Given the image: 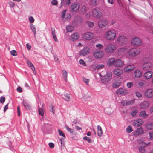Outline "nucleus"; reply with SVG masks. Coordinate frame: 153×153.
I'll return each instance as SVG.
<instances>
[{
	"instance_id": "nucleus-26",
	"label": "nucleus",
	"mask_w": 153,
	"mask_h": 153,
	"mask_svg": "<svg viewBox=\"0 0 153 153\" xmlns=\"http://www.w3.org/2000/svg\"><path fill=\"white\" fill-rule=\"evenodd\" d=\"M115 59L114 58H110L108 61V64L109 66H111L115 65Z\"/></svg>"
},
{
	"instance_id": "nucleus-60",
	"label": "nucleus",
	"mask_w": 153,
	"mask_h": 153,
	"mask_svg": "<svg viewBox=\"0 0 153 153\" xmlns=\"http://www.w3.org/2000/svg\"><path fill=\"white\" fill-rule=\"evenodd\" d=\"M83 80L86 85H88L89 82V79H87L83 77Z\"/></svg>"
},
{
	"instance_id": "nucleus-62",
	"label": "nucleus",
	"mask_w": 153,
	"mask_h": 153,
	"mask_svg": "<svg viewBox=\"0 0 153 153\" xmlns=\"http://www.w3.org/2000/svg\"><path fill=\"white\" fill-rule=\"evenodd\" d=\"M5 98L4 97H1L0 99V102L2 103H3L5 102Z\"/></svg>"
},
{
	"instance_id": "nucleus-34",
	"label": "nucleus",
	"mask_w": 153,
	"mask_h": 153,
	"mask_svg": "<svg viewBox=\"0 0 153 153\" xmlns=\"http://www.w3.org/2000/svg\"><path fill=\"white\" fill-rule=\"evenodd\" d=\"M62 76L64 80L66 82L67 80L68 74L66 71L65 70L62 71Z\"/></svg>"
},
{
	"instance_id": "nucleus-27",
	"label": "nucleus",
	"mask_w": 153,
	"mask_h": 153,
	"mask_svg": "<svg viewBox=\"0 0 153 153\" xmlns=\"http://www.w3.org/2000/svg\"><path fill=\"white\" fill-rule=\"evenodd\" d=\"M134 77L135 78H139L142 75L141 71L139 70H135L134 72Z\"/></svg>"
},
{
	"instance_id": "nucleus-29",
	"label": "nucleus",
	"mask_w": 153,
	"mask_h": 153,
	"mask_svg": "<svg viewBox=\"0 0 153 153\" xmlns=\"http://www.w3.org/2000/svg\"><path fill=\"white\" fill-rule=\"evenodd\" d=\"M51 34L55 42H57L58 40L55 34V29L53 27H51Z\"/></svg>"
},
{
	"instance_id": "nucleus-53",
	"label": "nucleus",
	"mask_w": 153,
	"mask_h": 153,
	"mask_svg": "<svg viewBox=\"0 0 153 153\" xmlns=\"http://www.w3.org/2000/svg\"><path fill=\"white\" fill-rule=\"evenodd\" d=\"M58 131L59 135L63 136L64 137V139H65V136L64 134L62 132V131H61L60 129H58Z\"/></svg>"
},
{
	"instance_id": "nucleus-9",
	"label": "nucleus",
	"mask_w": 153,
	"mask_h": 153,
	"mask_svg": "<svg viewBox=\"0 0 153 153\" xmlns=\"http://www.w3.org/2000/svg\"><path fill=\"white\" fill-rule=\"evenodd\" d=\"M92 13L93 16L97 19H99L102 16V13L98 9H95L93 10Z\"/></svg>"
},
{
	"instance_id": "nucleus-51",
	"label": "nucleus",
	"mask_w": 153,
	"mask_h": 153,
	"mask_svg": "<svg viewBox=\"0 0 153 153\" xmlns=\"http://www.w3.org/2000/svg\"><path fill=\"white\" fill-rule=\"evenodd\" d=\"M83 139L84 140H87L88 143H91L92 142V141L90 139L89 137L87 136H85L84 137Z\"/></svg>"
},
{
	"instance_id": "nucleus-33",
	"label": "nucleus",
	"mask_w": 153,
	"mask_h": 153,
	"mask_svg": "<svg viewBox=\"0 0 153 153\" xmlns=\"http://www.w3.org/2000/svg\"><path fill=\"white\" fill-rule=\"evenodd\" d=\"M104 67V65L103 64H98L96 66H94L93 68L95 70H98L103 68Z\"/></svg>"
},
{
	"instance_id": "nucleus-16",
	"label": "nucleus",
	"mask_w": 153,
	"mask_h": 153,
	"mask_svg": "<svg viewBox=\"0 0 153 153\" xmlns=\"http://www.w3.org/2000/svg\"><path fill=\"white\" fill-rule=\"evenodd\" d=\"M108 22L104 19L100 20L98 22V26L100 28L105 27L108 24Z\"/></svg>"
},
{
	"instance_id": "nucleus-11",
	"label": "nucleus",
	"mask_w": 153,
	"mask_h": 153,
	"mask_svg": "<svg viewBox=\"0 0 153 153\" xmlns=\"http://www.w3.org/2000/svg\"><path fill=\"white\" fill-rule=\"evenodd\" d=\"M116 94L117 95H124L128 94V91L126 89L120 88L117 90Z\"/></svg>"
},
{
	"instance_id": "nucleus-13",
	"label": "nucleus",
	"mask_w": 153,
	"mask_h": 153,
	"mask_svg": "<svg viewBox=\"0 0 153 153\" xmlns=\"http://www.w3.org/2000/svg\"><path fill=\"white\" fill-rule=\"evenodd\" d=\"M82 22V19L80 16L75 17L72 23L74 25L76 26L81 24Z\"/></svg>"
},
{
	"instance_id": "nucleus-18",
	"label": "nucleus",
	"mask_w": 153,
	"mask_h": 153,
	"mask_svg": "<svg viewBox=\"0 0 153 153\" xmlns=\"http://www.w3.org/2000/svg\"><path fill=\"white\" fill-rule=\"evenodd\" d=\"M67 11V10H65L61 13V17L63 19H70L71 18V16L70 13H66Z\"/></svg>"
},
{
	"instance_id": "nucleus-40",
	"label": "nucleus",
	"mask_w": 153,
	"mask_h": 153,
	"mask_svg": "<svg viewBox=\"0 0 153 153\" xmlns=\"http://www.w3.org/2000/svg\"><path fill=\"white\" fill-rule=\"evenodd\" d=\"M146 128L148 130L153 129V123H148L146 126Z\"/></svg>"
},
{
	"instance_id": "nucleus-21",
	"label": "nucleus",
	"mask_w": 153,
	"mask_h": 153,
	"mask_svg": "<svg viewBox=\"0 0 153 153\" xmlns=\"http://www.w3.org/2000/svg\"><path fill=\"white\" fill-rule=\"evenodd\" d=\"M143 131L142 128L140 127L137 128L133 132V135L135 136H137L143 134Z\"/></svg>"
},
{
	"instance_id": "nucleus-15",
	"label": "nucleus",
	"mask_w": 153,
	"mask_h": 153,
	"mask_svg": "<svg viewBox=\"0 0 153 153\" xmlns=\"http://www.w3.org/2000/svg\"><path fill=\"white\" fill-rule=\"evenodd\" d=\"M145 96L148 98H151L153 96V89L152 88L149 89L144 92Z\"/></svg>"
},
{
	"instance_id": "nucleus-20",
	"label": "nucleus",
	"mask_w": 153,
	"mask_h": 153,
	"mask_svg": "<svg viewBox=\"0 0 153 153\" xmlns=\"http://www.w3.org/2000/svg\"><path fill=\"white\" fill-rule=\"evenodd\" d=\"M122 70L118 68H115L114 71L113 73L116 76L121 75L123 73Z\"/></svg>"
},
{
	"instance_id": "nucleus-12",
	"label": "nucleus",
	"mask_w": 153,
	"mask_h": 153,
	"mask_svg": "<svg viewBox=\"0 0 153 153\" xmlns=\"http://www.w3.org/2000/svg\"><path fill=\"white\" fill-rule=\"evenodd\" d=\"M135 67L134 64L129 65L125 66L123 68L124 71L125 72L129 73L135 69Z\"/></svg>"
},
{
	"instance_id": "nucleus-1",
	"label": "nucleus",
	"mask_w": 153,
	"mask_h": 153,
	"mask_svg": "<svg viewBox=\"0 0 153 153\" xmlns=\"http://www.w3.org/2000/svg\"><path fill=\"white\" fill-rule=\"evenodd\" d=\"M104 36L105 39L107 40H113L116 36V31L113 30H108L105 32Z\"/></svg>"
},
{
	"instance_id": "nucleus-23",
	"label": "nucleus",
	"mask_w": 153,
	"mask_h": 153,
	"mask_svg": "<svg viewBox=\"0 0 153 153\" xmlns=\"http://www.w3.org/2000/svg\"><path fill=\"white\" fill-rule=\"evenodd\" d=\"M143 123V121L140 119H138L137 120H134L133 125L137 127H138L141 125Z\"/></svg>"
},
{
	"instance_id": "nucleus-22",
	"label": "nucleus",
	"mask_w": 153,
	"mask_h": 153,
	"mask_svg": "<svg viewBox=\"0 0 153 153\" xmlns=\"http://www.w3.org/2000/svg\"><path fill=\"white\" fill-rule=\"evenodd\" d=\"M123 63L120 59H118L115 61L114 65L117 67H122L123 66Z\"/></svg>"
},
{
	"instance_id": "nucleus-50",
	"label": "nucleus",
	"mask_w": 153,
	"mask_h": 153,
	"mask_svg": "<svg viewBox=\"0 0 153 153\" xmlns=\"http://www.w3.org/2000/svg\"><path fill=\"white\" fill-rule=\"evenodd\" d=\"M97 0H90V4L91 5L94 6L97 4Z\"/></svg>"
},
{
	"instance_id": "nucleus-41",
	"label": "nucleus",
	"mask_w": 153,
	"mask_h": 153,
	"mask_svg": "<svg viewBox=\"0 0 153 153\" xmlns=\"http://www.w3.org/2000/svg\"><path fill=\"white\" fill-rule=\"evenodd\" d=\"M86 23L90 28H92L94 26V23L93 22L88 21L86 22Z\"/></svg>"
},
{
	"instance_id": "nucleus-4",
	"label": "nucleus",
	"mask_w": 153,
	"mask_h": 153,
	"mask_svg": "<svg viewBox=\"0 0 153 153\" xmlns=\"http://www.w3.org/2000/svg\"><path fill=\"white\" fill-rule=\"evenodd\" d=\"M102 76L101 82L104 84H106L111 79L112 74L111 73H107L105 75Z\"/></svg>"
},
{
	"instance_id": "nucleus-49",
	"label": "nucleus",
	"mask_w": 153,
	"mask_h": 153,
	"mask_svg": "<svg viewBox=\"0 0 153 153\" xmlns=\"http://www.w3.org/2000/svg\"><path fill=\"white\" fill-rule=\"evenodd\" d=\"M8 4L10 7L11 8H13L15 6V3L12 1H9L8 2Z\"/></svg>"
},
{
	"instance_id": "nucleus-44",
	"label": "nucleus",
	"mask_w": 153,
	"mask_h": 153,
	"mask_svg": "<svg viewBox=\"0 0 153 153\" xmlns=\"http://www.w3.org/2000/svg\"><path fill=\"white\" fill-rule=\"evenodd\" d=\"M65 128L71 133H73L74 132V129L70 128L67 125L65 126Z\"/></svg>"
},
{
	"instance_id": "nucleus-7",
	"label": "nucleus",
	"mask_w": 153,
	"mask_h": 153,
	"mask_svg": "<svg viewBox=\"0 0 153 153\" xmlns=\"http://www.w3.org/2000/svg\"><path fill=\"white\" fill-rule=\"evenodd\" d=\"M80 8L79 4L77 2L72 4L71 6L70 10L72 12H76L78 11Z\"/></svg>"
},
{
	"instance_id": "nucleus-30",
	"label": "nucleus",
	"mask_w": 153,
	"mask_h": 153,
	"mask_svg": "<svg viewBox=\"0 0 153 153\" xmlns=\"http://www.w3.org/2000/svg\"><path fill=\"white\" fill-rule=\"evenodd\" d=\"M62 98L65 101H68L71 100L70 94L68 93H65L62 96Z\"/></svg>"
},
{
	"instance_id": "nucleus-63",
	"label": "nucleus",
	"mask_w": 153,
	"mask_h": 153,
	"mask_svg": "<svg viewBox=\"0 0 153 153\" xmlns=\"http://www.w3.org/2000/svg\"><path fill=\"white\" fill-rule=\"evenodd\" d=\"M29 20L30 23H32L34 22V19L33 17L30 16L29 17Z\"/></svg>"
},
{
	"instance_id": "nucleus-35",
	"label": "nucleus",
	"mask_w": 153,
	"mask_h": 153,
	"mask_svg": "<svg viewBox=\"0 0 153 153\" xmlns=\"http://www.w3.org/2000/svg\"><path fill=\"white\" fill-rule=\"evenodd\" d=\"M79 12L82 13H85L87 11V8L85 5L82 6L80 8Z\"/></svg>"
},
{
	"instance_id": "nucleus-2",
	"label": "nucleus",
	"mask_w": 153,
	"mask_h": 153,
	"mask_svg": "<svg viewBox=\"0 0 153 153\" xmlns=\"http://www.w3.org/2000/svg\"><path fill=\"white\" fill-rule=\"evenodd\" d=\"M116 49V46L113 44L110 43L106 45L105 51L107 53L112 54L115 52Z\"/></svg>"
},
{
	"instance_id": "nucleus-31",
	"label": "nucleus",
	"mask_w": 153,
	"mask_h": 153,
	"mask_svg": "<svg viewBox=\"0 0 153 153\" xmlns=\"http://www.w3.org/2000/svg\"><path fill=\"white\" fill-rule=\"evenodd\" d=\"M97 134L98 136L101 137L103 135V132L101 127L100 125H98L97 126Z\"/></svg>"
},
{
	"instance_id": "nucleus-43",
	"label": "nucleus",
	"mask_w": 153,
	"mask_h": 153,
	"mask_svg": "<svg viewBox=\"0 0 153 153\" xmlns=\"http://www.w3.org/2000/svg\"><path fill=\"white\" fill-rule=\"evenodd\" d=\"M105 111L108 114H110L112 113V109L109 107L105 108Z\"/></svg>"
},
{
	"instance_id": "nucleus-14",
	"label": "nucleus",
	"mask_w": 153,
	"mask_h": 153,
	"mask_svg": "<svg viewBox=\"0 0 153 153\" xmlns=\"http://www.w3.org/2000/svg\"><path fill=\"white\" fill-rule=\"evenodd\" d=\"M126 37L123 36H121L118 37L116 41L120 44H124L126 43Z\"/></svg>"
},
{
	"instance_id": "nucleus-56",
	"label": "nucleus",
	"mask_w": 153,
	"mask_h": 153,
	"mask_svg": "<svg viewBox=\"0 0 153 153\" xmlns=\"http://www.w3.org/2000/svg\"><path fill=\"white\" fill-rule=\"evenodd\" d=\"M10 53L12 55L16 56L17 55V53L15 50H12L10 51Z\"/></svg>"
},
{
	"instance_id": "nucleus-3",
	"label": "nucleus",
	"mask_w": 153,
	"mask_h": 153,
	"mask_svg": "<svg viewBox=\"0 0 153 153\" xmlns=\"http://www.w3.org/2000/svg\"><path fill=\"white\" fill-rule=\"evenodd\" d=\"M140 53V49L138 48H134L130 49L128 52V54L131 56L135 57L139 55Z\"/></svg>"
},
{
	"instance_id": "nucleus-46",
	"label": "nucleus",
	"mask_w": 153,
	"mask_h": 153,
	"mask_svg": "<svg viewBox=\"0 0 153 153\" xmlns=\"http://www.w3.org/2000/svg\"><path fill=\"white\" fill-rule=\"evenodd\" d=\"M135 95L139 98H142V95L140 92L136 91L135 93Z\"/></svg>"
},
{
	"instance_id": "nucleus-37",
	"label": "nucleus",
	"mask_w": 153,
	"mask_h": 153,
	"mask_svg": "<svg viewBox=\"0 0 153 153\" xmlns=\"http://www.w3.org/2000/svg\"><path fill=\"white\" fill-rule=\"evenodd\" d=\"M30 29L34 34V37H35V35L36 33L35 26L33 24H31L30 25Z\"/></svg>"
},
{
	"instance_id": "nucleus-59",
	"label": "nucleus",
	"mask_w": 153,
	"mask_h": 153,
	"mask_svg": "<svg viewBox=\"0 0 153 153\" xmlns=\"http://www.w3.org/2000/svg\"><path fill=\"white\" fill-rule=\"evenodd\" d=\"M51 4L53 5H56L58 4L57 0H52L51 2Z\"/></svg>"
},
{
	"instance_id": "nucleus-10",
	"label": "nucleus",
	"mask_w": 153,
	"mask_h": 153,
	"mask_svg": "<svg viewBox=\"0 0 153 153\" xmlns=\"http://www.w3.org/2000/svg\"><path fill=\"white\" fill-rule=\"evenodd\" d=\"M94 56L96 58L99 59L102 58L103 56V53L101 51L96 50L94 52Z\"/></svg>"
},
{
	"instance_id": "nucleus-58",
	"label": "nucleus",
	"mask_w": 153,
	"mask_h": 153,
	"mask_svg": "<svg viewBox=\"0 0 153 153\" xmlns=\"http://www.w3.org/2000/svg\"><path fill=\"white\" fill-rule=\"evenodd\" d=\"M138 111L137 110H136L132 111L131 113V114L133 117H135L136 115V113H137Z\"/></svg>"
},
{
	"instance_id": "nucleus-47",
	"label": "nucleus",
	"mask_w": 153,
	"mask_h": 153,
	"mask_svg": "<svg viewBox=\"0 0 153 153\" xmlns=\"http://www.w3.org/2000/svg\"><path fill=\"white\" fill-rule=\"evenodd\" d=\"M50 108V111L51 112H52L53 114L55 113V108L53 106V105L52 104H51L49 105Z\"/></svg>"
},
{
	"instance_id": "nucleus-24",
	"label": "nucleus",
	"mask_w": 153,
	"mask_h": 153,
	"mask_svg": "<svg viewBox=\"0 0 153 153\" xmlns=\"http://www.w3.org/2000/svg\"><path fill=\"white\" fill-rule=\"evenodd\" d=\"M149 105V103L147 101H145L142 102L140 105L141 109H146L148 108Z\"/></svg>"
},
{
	"instance_id": "nucleus-61",
	"label": "nucleus",
	"mask_w": 153,
	"mask_h": 153,
	"mask_svg": "<svg viewBox=\"0 0 153 153\" xmlns=\"http://www.w3.org/2000/svg\"><path fill=\"white\" fill-rule=\"evenodd\" d=\"M96 47L98 48L99 49H102L103 48V45L100 44H98L95 45Z\"/></svg>"
},
{
	"instance_id": "nucleus-54",
	"label": "nucleus",
	"mask_w": 153,
	"mask_h": 153,
	"mask_svg": "<svg viewBox=\"0 0 153 153\" xmlns=\"http://www.w3.org/2000/svg\"><path fill=\"white\" fill-rule=\"evenodd\" d=\"M127 105H131V104H133V103H134V102H135V100L133 99V100H127Z\"/></svg>"
},
{
	"instance_id": "nucleus-52",
	"label": "nucleus",
	"mask_w": 153,
	"mask_h": 153,
	"mask_svg": "<svg viewBox=\"0 0 153 153\" xmlns=\"http://www.w3.org/2000/svg\"><path fill=\"white\" fill-rule=\"evenodd\" d=\"M140 152L142 153H144L145 152V147L143 146H141L139 148V149Z\"/></svg>"
},
{
	"instance_id": "nucleus-17",
	"label": "nucleus",
	"mask_w": 153,
	"mask_h": 153,
	"mask_svg": "<svg viewBox=\"0 0 153 153\" xmlns=\"http://www.w3.org/2000/svg\"><path fill=\"white\" fill-rule=\"evenodd\" d=\"M90 51V50L88 47H84L80 52L79 55L80 56H85L89 53Z\"/></svg>"
},
{
	"instance_id": "nucleus-25",
	"label": "nucleus",
	"mask_w": 153,
	"mask_h": 153,
	"mask_svg": "<svg viewBox=\"0 0 153 153\" xmlns=\"http://www.w3.org/2000/svg\"><path fill=\"white\" fill-rule=\"evenodd\" d=\"M79 36V34L78 33H76L71 35V40L74 41L78 39Z\"/></svg>"
},
{
	"instance_id": "nucleus-48",
	"label": "nucleus",
	"mask_w": 153,
	"mask_h": 153,
	"mask_svg": "<svg viewBox=\"0 0 153 153\" xmlns=\"http://www.w3.org/2000/svg\"><path fill=\"white\" fill-rule=\"evenodd\" d=\"M126 131L128 133H131L133 131V129L131 126H129L126 128Z\"/></svg>"
},
{
	"instance_id": "nucleus-6",
	"label": "nucleus",
	"mask_w": 153,
	"mask_h": 153,
	"mask_svg": "<svg viewBox=\"0 0 153 153\" xmlns=\"http://www.w3.org/2000/svg\"><path fill=\"white\" fill-rule=\"evenodd\" d=\"M94 37V34L90 32H86L83 35V39L85 40H90L92 39Z\"/></svg>"
},
{
	"instance_id": "nucleus-5",
	"label": "nucleus",
	"mask_w": 153,
	"mask_h": 153,
	"mask_svg": "<svg viewBox=\"0 0 153 153\" xmlns=\"http://www.w3.org/2000/svg\"><path fill=\"white\" fill-rule=\"evenodd\" d=\"M132 45L134 46H138L140 45L142 43V41L138 37L134 38L131 41Z\"/></svg>"
},
{
	"instance_id": "nucleus-36",
	"label": "nucleus",
	"mask_w": 153,
	"mask_h": 153,
	"mask_svg": "<svg viewBox=\"0 0 153 153\" xmlns=\"http://www.w3.org/2000/svg\"><path fill=\"white\" fill-rule=\"evenodd\" d=\"M148 114H146L145 111H141L140 114V116L143 118H146L148 116Z\"/></svg>"
},
{
	"instance_id": "nucleus-57",
	"label": "nucleus",
	"mask_w": 153,
	"mask_h": 153,
	"mask_svg": "<svg viewBox=\"0 0 153 153\" xmlns=\"http://www.w3.org/2000/svg\"><path fill=\"white\" fill-rule=\"evenodd\" d=\"M79 63L82 65L83 66H86V64L85 61L82 59H80L79 60Z\"/></svg>"
},
{
	"instance_id": "nucleus-19",
	"label": "nucleus",
	"mask_w": 153,
	"mask_h": 153,
	"mask_svg": "<svg viewBox=\"0 0 153 153\" xmlns=\"http://www.w3.org/2000/svg\"><path fill=\"white\" fill-rule=\"evenodd\" d=\"M153 72L151 71L146 72L143 74V77L147 80L150 79L152 77Z\"/></svg>"
},
{
	"instance_id": "nucleus-45",
	"label": "nucleus",
	"mask_w": 153,
	"mask_h": 153,
	"mask_svg": "<svg viewBox=\"0 0 153 153\" xmlns=\"http://www.w3.org/2000/svg\"><path fill=\"white\" fill-rule=\"evenodd\" d=\"M23 105L25 108L27 109H30V107L29 105L25 101L23 102Z\"/></svg>"
},
{
	"instance_id": "nucleus-32",
	"label": "nucleus",
	"mask_w": 153,
	"mask_h": 153,
	"mask_svg": "<svg viewBox=\"0 0 153 153\" xmlns=\"http://www.w3.org/2000/svg\"><path fill=\"white\" fill-rule=\"evenodd\" d=\"M146 82L143 80H140L138 82V85L140 88L146 86Z\"/></svg>"
},
{
	"instance_id": "nucleus-55",
	"label": "nucleus",
	"mask_w": 153,
	"mask_h": 153,
	"mask_svg": "<svg viewBox=\"0 0 153 153\" xmlns=\"http://www.w3.org/2000/svg\"><path fill=\"white\" fill-rule=\"evenodd\" d=\"M38 112L39 114L41 116H43L44 114V112L42 108H39L38 110Z\"/></svg>"
},
{
	"instance_id": "nucleus-42",
	"label": "nucleus",
	"mask_w": 153,
	"mask_h": 153,
	"mask_svg": "<svg viewBox=\"0 0 153 153\" xmlns=\"http://www.w3.org/2000/svg\"><path fill=\"white\" fill-rule=\"evenodd\" d=\"M90 96L88 94H84L82 97V99L84 100H86L89 98Z\"/></svg>"
},
{
	"instance_id": "nucleus-38",
	"label": "nucleus",
	"mask_w": 153,
	"mask_h": 153,
	"mask_svg": "<svg viewBox=\"0 0 153 153\" xmlns=\"http://www.w3.org/2000/svg\"><path fill=\"white\" fill-rule=\"evenodd\" d=\"M120 83L119 81L115 80L113 84V87L114 88H117L120 86Z\"/></svg>"
},
{
	"instance_id": "nucleus-28",
	"label": "nucleus",
	"mask_w": 153,
	"mask_h": 153,
	"mask_svg": "<svg viewBox=\"0 0 153 153\" xmlns=\"http://www.w3.org/2000/svg\"><path fill=\"white\" fill-rule=\"evenodd\" d=\"M127 51V48L126 47H122L119 49L118 51V53L120 54H124Z\"/></svg>"
},
{
	"instance_id": "nucleus-8",
	"label": "nucleus",
	"mask_w": 153,
	"mask_h": 153,
	"mask_svg": "<svg viewBox=\"0 0 153 153\" xmlns=\"http://www.w3.org/2000/svg\"><path fill=\"white\" fill-rule=\"evenodd\" d=\"M152 68V64L149 62H144L142 65V68L144 71L149 70Z\"/></svg>"
},
{
	"instance_id": "nucleus-39",
	"label": "nucleus",
	"mask_w": 153,
	"mask_h": 153,
	"mask_svg": "<svg viewBox=\"0 0 153 153\" xmlns=\"http://www.w3.org/2000/svg\"><path fill=\"white\" fill-rule=\"evenodd\" d=\"M74 27L71 25H69L67 26L66 27V30L67 32H71L74 30Z\"/></svg>"
},
{
	"instance_id": "nucleus-64",
	"label": "nucleus",
	"mask_w": 153,
	"mask_h": 153,
	"mask_svg": "<svg viewBox=\"0 0 153 153\" xmlns=\"http://www.w3.org/2000/svg\"><path fill=\"white\" fill-rule=\"evenodd\" d=\"M149 137L150 139H153V131L149 132Z\"/></svg>"
}]
</instances>
